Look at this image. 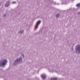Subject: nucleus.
<instances>
[{"instance_id":"f257e3e1","label":"nucleus","mask_w":80,"mask_h":80,"mask_svg":"<svg viewBox=\"0 0 80 80\" xmlns=\"http://www.w3.org/2000/svg\"><path fill=\"white\" fill-rule=\"evenodd\" d=\"M24 58V54H22L20 58L16 60L14 63V65H17L18 63H22V58Z\"/></svg>"},{"instance_id":"f03ea898","label":"nucleus","mask_w":80,"mask_h":80,"mask_svg":"<svg viewBox=\"0 0 80 80\" xmlns=\"http://www.w3.org/2000/svg\"><path fill=\"white\" fill-rule=\"evenodd\" d=\"M7 63V59H3L0 62V65L1 66H4Z\"/></svg>"},{"instance_id":"7ed1b4c3","label":"nucleus","mask_w":80,"mask_h":80,"mask_svg":"<svg viewBox=\"0 0 80 80\" xmlns=\"http://www.w3.org/2000/svg\"><path fill=\"white\" fill-rule=\"evenodd\" d=\"M76 52L77 53H80V45H78L75 47Z\"/></svg>"},{"instance_id":"20e7f679","label":"nucleus","mask_w":80,"mask_h":80,"mask_svg":"<svg viewBox=\"0 0 80 80\" xmlns=\"http://www.w3.org/2000/svg\"><path fill=\"white\" fill-rule=\"evenodd\" d=\"M40 23H41V21H40V20L38 21L37 22L36 25L35 27V29H37V28H38V24H40Z\"/></svg>"},{"instance_id":"39448f33","label":"nucleus","mask_w":80,"mask_h":80,"mask_svg":"<svg viewBox=\"0 0 80 80\" xmlns=\"http://www.w3.org/2000/svg\"><path fill=\"white\" fill-rule=\"evenodd\" d=\"M9 5H10V1H8L7 2H6V3H5V7H7L8 6H9Z\"/></svg>"},{"instance_id":"423d86ee","label":"nucleus","mask_w":80,"mask_h":80,"mask_svg":"<svg viewBox=\"0 0 80 80\" xmlns=\"http://www.w3.org/2000/svg\"><path fill=\"white\" fill-rule=\"evenodd\" d=\"M24 32V31L22 29H21L20 31L18 32L19 33H23Z\"/></svg>"},{"instance_id":"0eeeda50","label":"nucleus","mask_w":80,"mask_h":80,"mask_svg":"<svg viewBox=\"0 0 80 80\" xmlns=\"http://www.w3.org/2000/svg\"><path fill=\"white\" fill-rule=\"evenodd\" d=\"M42 78H43V79H45L46 78V75L45 74L44 75H43L41 76Z\"/></svg>"},{"instance_id":"6e6552de","label":"nucleus","mask_w":80,"mask_h":80,"mask_svg":"<svg viewBox=\"0 0 80 80\" xmlns=\"http://www.w3.org/2000/svg\"><path fill=\"white\" fill-rule=\"evenodd\" d=\"M59 17H60V15H59V14H57L56 16V17L57 18H59Z\"/></svg>"},{"instance_id":"1a4fd4ad","label":"nucleus","mask_w":80,"mask_h":80,"mask_svg":"<svg viewBox=\"0 0 80 80\" xmlns=\"http://www.w3.org/2000/svg\"><path fill=\"white\" fill-rule=\"evenodd\" d=\"M57 80V78H51V80Z\"/></svg>"},{"instance_id":"9d476101","label":"nucleus","mask_w":80,"mask_h":80,"mask_svg":"<svg viewBox=\"0 0 80 80\" xmlns=\"http://www.w3.org/2000/svg\"><path fill=\"white\" fill-rule=\"evenodd\" d=\"M77 7H80V3L77 4L76 5Z\"/></svg>"},{"instance_id":"9b49d317","label":"nucleus","mask_w":80,"mask_h":80,"mask_svg":"<svg viewBox=\"0 0 80 80\" xmlns=\"http://www.w3.org/2000/svg\"><path fill=\"white\" fill-rule=\"evenodd\" d=\"M12 4H15V3H16V2H12Z\"/></svg>"},{"instance_id":"f8f14e48","label":"nucleus","mask_w":80,"mask_h":80,"mask_svg":"<svg viewBox=\"0 0 80 80\" xmlns=\"http://www.w3.org/2000/svg\"><path fill=\"white\" fill-rule=\"evenodd\" d=\"M5 16H6V14H4L3 15V16L4 17H5Z\"/></svg>"},{"instance_id":"ddd939ff","label":"nucleus","mask_w":80,"mask_h":80,"mask_svg":"<svg viewBox=\"0 0 80 80\" xmlns=\"http://www.w3.org/2000/svg\"><path fill=\"white\" fill-rule=\"evenodd\" d=\"M80 12H79L78 13V14L79 15H80Z\"/></svg>"},{"instance_id":"4468645a","label":"nucleus","mask_w":80,"mask_h":80,"mask_svg":"<svg viewBox=\"0 0 80 80\" xmlns=\"http://www.w3.org/2000/svg\"><path fill=\"white\" fill-rule=\"evenodd\" d=\"M1 5V3L0 2V5Z\"/></svg>"}]
</instances>
